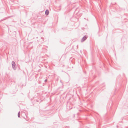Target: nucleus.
I'll list each match as a JSON object with an SVG mask.
<instances>
[{"mask_svg":"<svg viewBox=\"0 0 128 128\" xmlns=\"http://www.w3.org/2000/svg\"><path fill=\"white\" fill-rule=\"evenodd\" d=\"M18 116L19 118L20 117V112H19L18 114Z\"/></svg>","mask_w":128,"mask_h":128,"instance_id":"20e7f679","label":"nucleus"},{"mask_svg":"<svg viewBox=\"0 0 128 128\" xmlns=\"http://www.w3.org/2000/svg\"><path fill=\"white\" fill-rule=\"evenodd\" d=\"M58 79H57V80H58Z\"/></svg>","mask_w":128,"mask_h":128,"instance_id":"423d86ee","label":"nucleus"},{"mask_svg":"<svg viewBox=\"0 0 128 128\" xmlns=\"http://www.w3.org/2000/svg\"><path fill=\"white\" fill-rule=\"evenodd\" d=\"M45 14L46 15H48L49 14V11L48 10H46L45 12Z\"/></svg>","mask_w":128,"mask_h":128,"instance_id":"7ed1b4c3","label":"nucleus"},{"mask_svg":"<svg viewBox=\"0 0 128 128\" xmlns=\"http://www.w3.org/2000/svg\"><path fill=\"white\" fill-rule=\"evenodd\" d=\"M47 79L45 80H44V81L45 82H47Z\"/></svg>","mask_w":128,"mask_h":128,"instance_id":"39448f33","label":"nucleus"},{"mask_svg":"<svg viewBox=\"0 0 128 128\" xmlns=\"http://www.w3.org/2000/svg\"><path fill=\"white\" fill-rule=\"evenodd\" d=\"M12 68L13 69L15 70L16 68V64L14 62L12 61Z\"/></svg>","mask_w":128,"mask_h":128,"instance_id":"f257e3e1","label":"nucleus"},{"mask_svg":"<svg viewBox=\"0 0 128 128\" xmlns=\"http://www.w3.org/2000/svg\"><path fill=\"white\" fill-rule=\"evenodd\" d=\"M87 37L86 36H85L81 40V42H83L87 38Z\"/></svg>","mask_w":128,"mask_h":128,"instance_id":"f03ea898","label":"nucleus"},{"mask_svg":"<svg viewBox=\"0 0 128 128\" xmlns=\"http://www.w3.org/2000/svg\"><path fill=\"white\" fill-rule=\"evenodd\" d=\"M60 82H61V80H60Z\"/></svg>","mask_w":128,"mask_h":128,"instance_id":"0eeeda50","label":"nucleus"}]
</instances>
